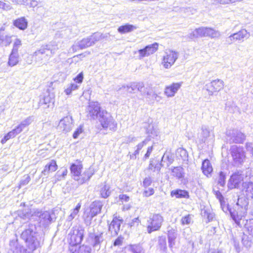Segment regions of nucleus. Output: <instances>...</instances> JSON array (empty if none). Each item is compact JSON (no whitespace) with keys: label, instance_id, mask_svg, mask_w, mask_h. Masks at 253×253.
<instances>
[{"label":"nucleus","instance_id":"19","mask_svg":"<svg viewBox=\"0 0 253 253\" xmlns=\"http://www.w3.org/2000/svg\"><path fill=\"white\" fill-rule=\"evenodd\" d=\"M158 48V43L155 42L146 46L144 48L139 49L138 53L139 54V58H142L145 56L153 54Z\"/></svg>","mask_w":253,"mask_h":253},{"label":"nucleus","instance_id":"45","mask_svg":"<svg viewBox=\"0 0 253 253\" xmlns=\"http://www.w3.org/2000/svg\"><path fill=\"white\" fill-rule=\"evenodd\" d=\"M16 135V128H13L11 131L9 132L1 139V142L2 144L5 143L8 139L12 137H14Z\"/></svg>","mask_w":253,"mask_h":253},{"label":"nucleus","instance_id":"20","mask_svg":"<svg viewBox=\"0 0 253 253\" xmlns=\"http://www.w3.org/2000/svg\"><path fill=\"white\" fill-rule=\"evenodd\" d=\"M202 132L200 136H199V142L200 143H205L208 138L214 137L213 129L207 126H203L202 127Z\"/></svg>","mask_w":253,"mask_h":253},{"label":"nucleus","instance_id":"37","mask_svg":"<svg viewBox=\"0 0 253 253\" xmlns=\"http://www.w3.org/2000/svg\"><path fill=\"white\" fill-rule=\"evenodd\" d=\"M163 166V164L160 163L158 161H151L149 165V169L153 171H157L159 172Z\"/></svg>","mask_w":253,"mask_h":253},{"label":"nucleus","instance_id":"31","mask_svg":"<svg viewBox=\"0 0 253 253\" xmlns=\"http://www.w3.org/2000/svg\"><path fill=\"white\" fill-rule=\"evenodd\" d=\"M4 29H0V45L7 46L11 42V37L8 36L3 33Z\"/></svg>","mask_w":253,"mask_h":253},{"label":"nucleus","instance_id":"2","mask_svg":"<svg viewBox=\"0 0 253 253\" xmlns=\"http://www.w3.org/2000/svg\"><path fill=\"white\" fill-rule=\"evenodd\" d=\"M35 226L32 225L25 230L21 235V238L27 243L29 250L34 251L40 246L41 243L38 240L34 231Z\"/></svg>","mask_w":253,"mask_h":253},{"label":"nucleus","instance_id":"16","mask_svg":"<svg viewBox=\"0 0 253 253\" xmlns=\"http://www.w3.org/2000/svg\"><path fill=\"white\" fill-rule=\"evenodd\" d=\"M123 222V219L120 217H114L109 226V231L112 236H117L120 230L121 225Z\"/></svg>","mask_w":253,"mask_h":253},{"label":"nucleus","instance_id":"62","mask_svg":"<svg viewBox=\"0 0 253 253\" xmlns=\"http://www.w3.org/2000/svg\"><path fill=\"white\" fill-rule=\"evenodd\" d=\"M152 183V180L150 177H146L143 181V186L148 187Z\"/></svg>","mask_w":253,"mask_h":253},{"label":"nucleus","instance_id":"40","mask_svg":"<svg viewBox=\"0 0 253 253\" xmlns=\"http://www.w3.org/2000/svg\"><path fill=\"white\" fill-rule=\"evenodd\" d=\"M15 50H16V42L13 43V47L12 52L9 57L8 64L10 66H13L16 65V57H15Z\"/></svg>","mask_w":253,"mask_h":253},{"label":"nucleus","instance_id":"32","mask_svg":"<svg viewBox=\"0 0 253 253\" xmlns=\"http://www.w3.org/2000/svg\"><path fill=\"white\" fill-rule=\"evenodd\" d=\"M137 29V27L129 24H126L120 26L118 29V31L121 34H126L129 33Z\"/></svg>","mask_w":253,"mask_h":253},{"label":"nucleus","instance_id":"6","mask_svg":"<svg viewBox=\"0 0 253 253\" xmlns=\"http://www.w3.org/2000/svg\"><path fill=\"white\" fill-rule=\"evenodd\" d=\"M230 151L234 165L237 166L242 165L246 158L243 148L233 145L230 148Z\"/></svg>","mask_w":253,"mask_h":253},{"label":"nucleus","instance_id":"23","mask_svg":"<svg viewBox=\"0 0 253 253\" xmlns=\"http://www.w3.org/2000/svg\"><path fill=\"white\" fill-rule=\"evenodd\" d=\"M102 205L99 202H94L90 205V211L86 220L90 221L92 218L99 213L101 210Z\"/></svg>","mask_w":253,"mask_h":253},{"label":"nucleus","instance_id":"12","mask_svg":"<svg viewBox=\"0 0 253 253\" xmlns=\"http://www.w3.org/2000/svg\"><path fill=\"white\" fill-rule=\"evenodd\" d=\"M54 95L48 93L41 99L39 102V105L46 112H49L54 107Z\"/></svg>","mask_w":253,"mask_h":253},{"label":"nucleus","instance_id":"36","mask_svg":"<svg viewBox=\"0 0 253 253\" xmlns=\"http://www.w3.org/2000/svg\"><path fill=\"white\" fill-rule=\"evenodd\" d=\"M107 36H105L103 34H100L99 33H94L91 36H89V38L91 42V44L92 45L95 44V43L100 40L107 37Z\"/></svg>","mask_w":253,"mask_h":253},{"label":"nucleus","instance_id":"63","mask_svg":"<svg viewBox=\"0 0 253 253\" xmlns=\"http://www.w3.org/2000/svg\"><path fill=\"white\" fill-rule=\"evenodd\" d=\"M153 146H150L148 148L147 152L145 154L144 157L145 159H147L149 158L150 154H151V153L153 151Z\"/></svg>","mask_w":253,"mask_h":253},{"label":"nucleus","instance_id":"5","mask_svg":"<svg viewBox=\"0 0 253 253\" xmlns=\"http://www.w3.org/2000/svg\"><path fill=\"white\" fill-rule=\"evenodd\" d=\"M70 238L69 246H76L82 241L84 235V229L78 226L74 227L69 234Z\"/></svg>","mask_w":253,"mask_h":253},{"label":"nucleus","instance_id":"48","mask_svg":"<svg viewBox=\"0 0 253 253\" xmlns=\"http://www.w3.org/2000/svg\"><path fill=\"white\" fill-rule=\"evenodd\" d=\"M226 175L222 172L220 171L219 174L218 179V184L221 187H223L225 184Z\"/></svg>","mask_w":253,"mask_h":253},{"label":"nucleus","instance_id":"58","mask_svg":"<svg viewBox=\"0 0 253 253\" xmlns=\"http://www.w3.org/2000/svg\"><path fill=\"white\" fill-rule=\"evenodd\" d=\"M154 193V189L152 188H149L144 190L143 195L145 197H149L152 195Z\"/></svg>","mask_w":253,"mask_h":253},{"label":"nucleus","instance_id":"54","mask_svg":"<svg viewBox=\"0 0 253 253\" xmlns=\"http://www.w3.org/2000/svg\"><path fill=\"white\" fill-rule=\"evenodd\" d=\"M179 153L180 154L183 160H185L187 159V154L185 150L181 148L177 149L176 154L178 155Z\"/></svg>","mask_w":253,"mask_h":253},{"label":"nucleus","instance_id":"59","mask_svg":"<svg viewBox=\"0 0 253 253\" xmlns=\"http://www.w3.org/2000/svg\"><path fill=\"white\" fill-rule=\"evenodd\" d=\"M28 251L25 249L23 246H17V252H19L20 253H31V252L32 251L28 249Z\"/></svg>","mask_w":253,"mask_h":253},{"label":"nucleus","instance_id":"43","mask_svg":"<svg viewBox=\"0 0 253 253\" xmlns=\"http://www.w3.org/2000/svg\"><path fill=\"white\" fill-rule=\"evenodd\" d=\"M221 36L220 33L213 28L208 27V35L207 37L211 39L219 38Z\"/></svg>","mask_w":253,"mask_h":253},{"label":"nucleus","instance_id":"56","mask_svg":"<svg viewBox=\"0 0 253 253\" xmlns=\"http://www.w3.org/2000/svg\"><path fill=\"white\" fill-rule=\"evenodd\" d=\"M211 2L214 4H226L231 3V0H211Z\"/></svg>","mask_w":253,"mask_h":253},{"label":"nucleus","instance_id":"41","mask_svg":"<svg viewBox=\"0 0 253 253\" xmlns=\"http://www.w3.org/2000/svg\"><path fill=\"white\" fill-rule=\"evenodd\" d=\"M28 21L25 17H21L17 19V28L24 30L27 28Z\"/></svg>","mask_w":253,"mask_h":253},{"label":"nucleus","instance_id":"64","mask_svg":"<svg viewBox=\"0 0 253 253\" xmlns=\"http://www.w3.org/2000/svg\"><path fill=\"white\" fill-rule=\"evenodd\" d=\"M246 148L247 151L251 152L253 156V144L252 143H247L246 144Z\"/></svg>","mask_w":253,"mask_h":253},{"label":"nucleus","instance_id":"46","mask_svg":"<svg viewBox=\"0 0 253 253\" xmlns=\"http://www.w3.org/2000/svg\"><path fill=\"white\" fill-rule=\"evenodd\" d=\"M81 205L80 203H78L76 206V208L73 210L70 215L68 217L69 220H72L78 214L79 210L81 208Z\"/></svg>","mask_w":253,"mask_h":253},{"label":"nucleus","instance_id":"11","mask_svg":"<svg viewBox=\"0 0 253 253\" xmlns=\"http://www.w3.org/2000/svg\"><path fill=\"white\" fill-rule=\"evenodd\" d=\"M74 126L73 120L71 116H66L61 119L57 129L65 133L70 131Z\"/></svg>","mask_w":253,"mask_h":253},{"label":"nucleus","instance_id":"57","mask_svg":"<svg viewBox=\"0 0 253 253\" xmlns=\"http://www.w3.org/2000/svg\"><path fill=\"white\" fill-rule=\"evenodd\" d=\"M124 238L121 236L118 237L114 242L113 245L114 246H120L122 245Z\"/></svg>","mask_w":253,"mask_h":253},{"label":"nucleus","instance_id":"42","mask_svg":"<svg viewBox=\"0 0 253 253\" xmlns=\"http://www.w3.org/2000/svg\"><path fill=\"white\" fill-rule=\"evenodd\" d=\"M79 46L80 49H83L90 46H91L89 38L88 37L84 38L82 40L79 42Z\"/></svg>","mask_w":253,"mask_h":253},{"label":"nucleus","instance_id":"44","mask_svg":"<svg viewBox=\"0 0 253 253\" xmlns=\"http://www.w3.org/2000/svg\"><path fill=\"white\" fill-rule=\"evenodd\" d=\"M130 250L133 253H145V250L140 245H131Z\"/></svg>","mask_w":253,"mask_h":253},{"label":"nucleus","instance_id":"24","mask_svg":"<svg viewBox=\"0 0 253 253\" xmlns=\"http://www.w3.org/2000/svg\"><path fill=\"white\" fill-rule=\"evenodd\" d=\"M69 250L71 253H91V248L89 246L83 245L78 246L69 247Z\"/></svg>","mask_w":253,"mask_h":253},{"label":"nucleus","instance_id":"38","mask_svg":"<svg viewBox=\"0 0 253 253\" xmlns=\"http://www.w3.org/2000/svg\"><path fill=\"white\" fill-rule=\"evenodd\" d=\"M171 172L173 176H175L178 179L184 177V169L181 167H174L172 169Z\"/></svg>","mask_w":253,"mask_h":253},{"label":"nucleus","instance_id":"17","mask_svg":"<svg viewBox=\"0 0 253 253\" xmlns=\"http://www.w3.org/2000/svg\"><path fill=\"white\" fill-rule=\"evenodd\" d=\"M100 107L98 102H92L89 103L87 107V116L90 117L92 119H95L99 116Z\"/></svg>","mask_w":253,"mask_h":253},{"label":"nucleus","instance_id":"13","mask_svg":"<svg viewBox=\"0 0 253 253\" xmlns=\"http://www.w3.org/2000/svg\"><path fill=\"white\" fill-rule=\"evenodd\" d=\"M249 33L245 29H242L239 32L231 35L226 39V42L230 44L236 41L243 42L244 39L249 38Z\"/></svg>","mask_w":253,"mask_h":253},{"label":"nucleus","instance_id":"9","mask_svg":"<svg viewBox=\"0 0 253 253\" xmlns=\"http://www.w3.org/2000/svg\"><path fill=\"white\" fill-rule=\"evenodd\" d=\"M226 134L229 138L228 141L230 143H242L246 137L244 133L236 129L228 130Z\"/></svg>","mask_w":253,"mask_h":253},{"label":"nucleus","instance_id":"8","mask_svg":"<svg viewBox=\"0 0 253 253\" xmlns=\"http://www.w3.org/2000/svg\"><path fill=\"white\" fill-rule=\"evenodd\" d=\"M179 56V53L176 51L169 50L164 56L162 64L165 68L169 69L174 64Z\"/></svg>","mask_w":253,"mask_h":253},{"label":"nucleus","instance_id":"7","mask_svg":"<svg viewBox=\"0 0 253 253\" xmlns=\"http://www.w3.org/2000/svg\"><path fill=\"white\" fill-rule=\"evenodd\" d=\"M247 176V174L245 175L243 171L239 170L235 172L230 176L228 183V187L230 189L238 188L244 180V177Z\"/></svg>","mask_w":253,"mask_h":253},{"label":"nucleus","instance_id":"47","mask_svg":"<svg viewBox=\"0 0 253 253\" xmlns=\"http://www.w3.org/2000/svg\"><path fill=\"white\" fill-rule=\"evenodd\" d=\"M110 194V191H109V186L104 185L100 190V194L101 197L104 198H106L109 196Z\"/></svg>","mask_w":253,"mask_h":253},{"label":"nucleus","instance_id":"18","mask_svg":"<svg viewBox=\"0 0 253 253\" xmlns=\"http://www.w3.org/2000/svg\"><path fill=\"white\" fill-rule=\"evenodd\" d=\"M182 84V82L175 83L166 86L164 90V94L169 98L174 96L175 94L181 87Z\"/></svg>","mask_w":253,"mask_h":253},{"label":"nucleus","instance_id":"15","mask_svg":"<svg viewBox=\"0 0 253 253\" xmlns=\"http://www.w3.org/2000/svg\"><path fill=\"white\" fill-rule=\"evenodd\" d=\"M104 240L103 234H89L88 241L94 250L99 251L101 247V244Z\"/></svg>","mask_w":253,"mask_h":253},{"label":"nucleus","instance_id":"21","mask_svg":"<svg viewBox=\"0 0 253 253\" xmlns=\"http://www.w3.org/2000/svg\"><path fill=\"white\" fill-rule=\"evenodd\" d=\"M207 35L208 27H201L196 28L194 31L189 33L188 35V38L192 40L195 38L206 37H207Z\"/></svg>","mask_w":253,"mask_h":253},{"label":"nucleus","instance_id":"51","mask_svg":"<svg viewBox=\"0 0 253 253\" xmlns=\"http://www.w3.org/2000/svg\"><path fill=\"white\" fill-rule=\"evenodd\" d=\"M140 221L138 217L134 218L128 223L129 226L132 228L137 227L139 225Z\"/></svg>","mask_w":253,"mask_h":253},{"label":"nucleus","instance_id":"22","mask_svg":"<svg viewBox=\"0 0 253 253\" xmlns=\"http://www.w3.org/2000/svg\"><path fill=\"white\" fill-rule=\"evenodd\" d=\"M123 87L126 88V91L129 93H134L135 90L136 89L142 92H143L144 84L142 82H133L126 85H123Z\"/></svg>","mask_w":253,"mask_h":253},{"label":"nucleus","instance_id":"34","mask_svg":"<svg viewBox=\"0 0 253 253\" xmlns=\"http://www.w3.org/2000/svg\"><path fill=\"white\" fill-rule=\"evenodd\" d=\"M170 195L172 197H175L176 198H188L189 197L187 191L181 189L172 191Z\"/></svg>","mask_w":253,"mask_h":253},{"label":"nucleus","instance_id":"55","mask_svg":"<svg viewBox=\"0 0 253 253\" xmlns=\"http://www.w3.org/2000/svg\"><path fill=\"white\" fill-rule=\"evenodd\" d=\"M167 159L168 161L167 164L168 166L172 164L173 159H172V156L170 155L164 154L162 158V162H165V160Z\"/></svg>","mask_w":253,"mask_h":253},{"label":"nucleus","instance_id":"27","mask_svg":"<svg viewBox=\"0 0 253 253\" xmlns=\"http://www.w3.org/2000/svg\"><path fill=\"white\" fill-rule=\"evenodd\" d=\"M38 216L40 223L44 226H47L51 222L52 218L50 213L48 211L41 212Z\"/></svg>","mask_w":253,"mask_h":253},{"label":"nucleus","instance_id":"29","mask_svg":"<svg viewBox=\"0 0 253 253\" xmlns=\"http://www.w3.org/2000/svg\"><path fill=\"white\" fill-rule=\"evenodd\" d=\"M93 174V169L92 168H89L85 170L82 174H80L79 180H77V181L80 184H83L88 181Z\"/></svg>","mask_w":253,"mask_h":253},{"label":"nucleus","instance_id":"25","mask_svg":"<svg viewBox=\"0 0 253 253\" xmlns=\"http://www.w3.org/2000/svg\"><path fill=\"white\" fill-rule=\"evenodd\" d=\"M177 233L176 228L169 227L168 230V243L169 248H171L175 244V239L177 238Z\"/></svg>","mask_w":253,"mask_h":253},{"label":"nucleus","instance_id":"53","mask_svg":"<svg viewBox=\"0 0 253 253\" xmlns=\"http://www.w3.org/2000/svg\"><path fill=\"white\" fill-rule=\"evenodd\" d=\"M83 132V126H80L74 131L73 137L74 138H77L79 135Z\"/></svg>","mask_w":253,"mask_h":253},{"label":"nucleus","instance_id":"26","mask_svg":"<svg viewBox=\"0 0 253 253\" xmlns=\"http://www.w3.org/2000/svg\"><path fill=\"white\" fill-rule=\"evenodd\" d=\"M82 169L83 165L80 163L78 164H72L70 167V170L74 180H79Z\"/></svg>","mask_w":253,"mask_h":253},{"label":"nucleus","instance_id":"60","mask_svg":"<svg viewBox=\"0 0 253 253\" xmlns=\"http://www.w3.org/2000/svg\"><path fill=\"white\" fill-rule=\"evenodd\" d=\"M149 141V139H146L144 140H143L142 142L139 143L137 146H136V149L138 150H140L143 148V147L145 145H146L147 143V142Z\"/></svg>","mask_w":253,"mask_h":253},{"label":"nucleus","instance_id":"10","mask_svg":"<svg viewBox=\"0 0 253 253\" xmlns=\"http://www.w3.org/2000/svg\"><path fill=\"white\" fill-rule=\"evenodd\" d=\"M58 49V43L56 42H51L49 44L45 45L36 51L34 54L36 56H39L45 54L47 56H51L54 54Z\"/></svg>","mask_w":253,"mask_h":253},{"label":"nucleus","instance_id":"4","mask_svg":"<svg viewBox=\"0 0 253 253\" xmlns=\"http://www.w3.org/2000/svg\"><path fill=\"white\" fill-rule=\"evenodd\" d=\"M163 222L164 217L160 214L155 213L150 215L147 221V232L151 234L153 232L159 230Z\"/></svg>","mask_w":253,"mask_h":253},{"label":"nucleus","instance_id":"39","mask_svg":"<svg viewBox=\"0 0 253 253\" xmlns=\"http://www.w3.org/2000/svg\"><path fill=\"white\" fill-rule=\"evenodd\" d=\"M158 248L163 252H166L167 249L166 238L165 236H160L158 238Z\"/></svg>","mask_w":253,"mask_h":253},{"label":"nucleus","instance_id":"28","mask_svg":"<svg viewBox=\"0 0 253 253\" xmlns=\"http://www.w3.org/2000/svg\"><path fill=\"white\" fill-rule=\"evenodd\" d=\"M242 191L247 198H253V183L251 182L243 183Z\"/></svg>","mask_w":253,"mask_h":253},{"label":"nucleus","instance_id":"3","mask_svg":"<svg viewBox=\"0 0 253 253\" xmlns=\"http://www.w3.org/2000/svg\"><path fill=\"white\" fill-rule=\"evenodd\" d=\"M99 121L104 129L112 131H116L117 123L111 114L107 111H102L101 112H100Z\"/></svg>","mask_w":253,"mask_h":253},{"label":"nucleus","instance_id":"52","mask_svg":"<svg viewBox=\"0 0 253 253\" xmlns=\"http://www.w3.org/2000/svg\"><path fill=\"white\" fill-rule=\"evenodd\" d=\"M30 180V177L28 175H24L21 180L19 184V187L27 184Z\"/></svg>","mask_w":253,"mask_h":253},{"label":"nucleus","instance_id":"30","mask_svg":"<svg viewBox=\"0 0 253 253\" xmlns=\"http://www.w3.org/2000/svg\"><path fill=\"white\" fill-rule=\"evenodd\" d=\"M57 169V166L56 162L54 160H52L49 164L45 165L42 174L44 175H48L50 172L55 171Z\"/></svg>","mask_w":253,"mask_h":253},{"label":"nucleus","instance_id":"1","mask_svg":"<svg viewBox=\"0 0 253 253\" xmlns=\"http://www.w3.org/2000/svg\"><path fill=\"white\" fill-rule=\"evenodd\" d=\"M242 199H238L237 203V208L234 211H230L231 216L235 223L240 227L244 226L249 234L253 236V219H245L248 207V202L244 200V203L240 205Z\"/></svg>","mask_w":253,"mask_h":253},{"label":"nucleus","instance_id":"14","mask_svg":"<svg viewBox=\"0 0 253 253\" xmlns=\"http://www.w3.org/2000/svg\"><path fill=\"white\" fill-rule=\"evenodd\" d=\"M223 87L224 82L219 79L212 81L205 85V88L210 95H213L215 92L220 91Z\"/></svg>","mask_w":253,"mask_h":253},{"label":"nucleus","instance_id":"49","mask_svg":"<svg viewBox=\"0 0 253 253\" xmlns=\"http://www.w3.org/2000/svg\"><path fill=\"white\" fill-rule=\"evenodd\" d=\"M78 88V85L74 83L70 84L65 89V92L67 95H69L72 93L73 90H75Z\"/></svg>","mask_w":253,"mask_h":253},{"label":"nucleus","instance_id":"61","mask_svg":"<svg viewBox=\"0 0 253 253\" xmlns=\"http://www.w3.org/2000/svg\"><path fill=\"white\" fill-rule=\"evenodd\" d=\"M83 74L81 73L74 79V81L76 83L81 84L83 82Z\"/></svg>","mask_w":253,"mask_h":253},{"label":"nucleus","instance_id":"35","mask_svg":"<svg viewBox=\"0 0 253 253\" xmlns=\"http://www.w3.org/2000/svg\"><path fill=\"white\" fill-rule=\"evenodd\" d=\"M202 169L204 174L207 176L212 171V168L209 160L206 159L203 162Z\"/></svg>","mask_w":253,"mask_h":253},{"label":"nucleus","instance_id":"33","mask_svg":"<svg viewBox=\"0 0 253 253\" xmlns=\"http://www.w3.org/2000/svg\"><path fill=\"white\" fill-rule=\"evenodd\" d=\"M34 121L33 117H29L23 120L20 124L17 126V133L21 132L25 128L27 127Z\"/></svg>","mask_w":253,"mask_h":253},{"label":"nucleus","instance_id":"50","mask_svg":"<svg viewBox=\"0 0 253 253\" xmlns=\"http://www.w3.org/2000/svg\"><path fill=\"white\" fill-rule=\"evenodd\" d=\"M192 218L190 214H188L183 217L181 219V222L182 225H188L191 222Z\"/></svg>","mask_w":253,"mask_h":253}]
</instances>
